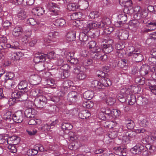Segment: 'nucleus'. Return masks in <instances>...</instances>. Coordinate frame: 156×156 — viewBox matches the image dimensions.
Returning <instances> with one entry per match:
<instances>
[{
  "mask_svg": "<svg viewBox=\"0 0 156 156\" xmlns=\"http://www.w3.org/2000/svg\"><path fill=\"white\" fill-rule=\"evenodd\" d=\"M134 13V17L137 19L143 20L148 15V12L147 10L141 9L138 5H136L132 9L129 13Z\"/></svg>",
  "mask_w": 156,
  "mask_h": 156,
  "instance_id": "423d86ee",
  "label": "nucleus"
},
{
  "mask_svg": "<svg viewBox=\"0 0 156 156\" xmlns=\"http://www.w3.org/2000/svg\"><path fill=\"white\" fill-rule=\"evenodd\" d=\"M63 87L66 89L69 87L71 86H73V82L70 80H66L63 83Z\"/></svg>",
  "mask_w": 156,
  "mask_h": 156,
  "instance_id": "603ef678",
  "label": "nucleus"
},
{
  "mask_svg": "<svg viewBox=\"0 0 156 156\" xmlns=\"http://www.w3.org/2000/svg\"><path fill=\"white\" fill-rule=\"evenodd\" d=\"M26 16V13L25 11L22 10L18 13L16 17L17 18L18 20H20L25 19Z\"/></svg>",
  "mask_w": 156,
  "mask_h": 156,
  "instance_id": "a19ab883",
  "label": "nucleus"
},
{
  "mask_svg": "<svg viewBox=\"0 0 156 156\" xmlns=\"http://www.w3.org/2000/svg\"><path fill=\"white\" fill-rule=\"evenodd\" d=\"M146 142L149 144L153 143L156 140V131H152L149 133L146 140Z\"/></svg>",
  "mask_w": 156,
  "mask_h": 156,
  "instance_id": "4be33fe9",
  "label": "nucleus"
},
{
  "mask_svg": "<svg viewBox=\"0 0 156 156\" xmlns=\"http://www.w3.org/2000/svg\"><path fill=\"white\" fill-rule=\"evenodd\" d=\"M76 38V32L75 31H70L66 34L65 39L68 42L75 41Z\"/></svg>",
  "mask_w": 156,
  "mask_h": 156,
  "instance_id": "412c9836",
  "label": "nucleus"
},
{
  "mask_svg": "<svg viewBox=\"0 0 156 156\" xmlns=\"http://www.w3.org/2000/svg\"><path fill=\"white\" fill-rule=\"evenodd\" d=\"M96 43L94 41H90L87 44V47L90 49L91 51L90 53L91 57L96 59H100L102 61H104L107 58V56L106 55H102L103 54L102 51L98 47L96 46Z\"/></svg>",
  "mask_w": 156,
  "mask_h": 156,
  "instance_id": "20e7f679",
  "label": "nucleus"
},
{
  "mask_svg": "<svg viewBox=\"0 0 156 156\" xmlns=\"http://www.w3.org/2000/svg\"><path fill=\"white\" fill-rule=\"evenodd\" d=\"M99 82L100 83V84L101 88H102L103 86L107 87L112 85L110 80L109 79L105 77H102Z\"/></svg>",
  "mask_w": 156,
  "mask_h": 156,
  "instance_id": "5701e85b",
  "label": "nucleus"
},
{
  "mask_svg": "<svg viewBox=\"0 0 156 156\" xmlns=\"http://www.w3.org/2000/svg\"><path fill=\"white\" fill-rule=\"evenodd\" d=\"M51 127L49 125L46 124L41 127V129L42 131L47 132L50 129Z\"/></svg>",
  "mask_w": 156,
  "mask_h": 156,
  "instance_id": "680f3d73",
  "label": "nucleus"
},
{
  "mask_svg": "<svg viewBox=\"0 0 156 156\" xmlns=\"http://www.w3.org/2000/svg\"><path fill=\"white\" fill-rule=\"evenodd\" d=\"M121 114L120 111L116 109H113L112 110V116L114 115L115 118L119 117Z\"/></svg>",
  "mask_w": 156,
  "mask_h": 156,
  "instance_id": "4d7b16f0",
  "label": "nucleus"
},
{
  "mask_svg": "<svg viewBox=\"0 0 156 156\" xmlns=\"http://www.w3.org/2000/svg\"><path fill=\"white\" fill-rule=\"evenodd\" d=\"M28 98L27 94L25 92L17 90H14L11 94V98L8 101V103L9 105H13L16 101H24Z\"/></svg>",
  "mask_w": 156,
  "mask_h": 156,
  "instance_id": "39448f33",
  "label": "nucleus"
},
{
  "mask_svg": "<svg viewBox=\"0 0 156 156\" xmlns=\"http://www.w3.org/2000/svg\"><path fill=\"white\" fill-rule=\"evenodd\" d=\"M23 55V53L21 52H11L8 54V57L13 61H16L20 59Z\"/></svg>",
  "mask_w": 156,
  "mask_h": 156,
  "instance_id": "a211bd4d",
  "label": "nucleus"
},
{
  "mask_svg": "<svg viewBox=\"0 0 156 156\" xmlns=\"http://www.w3.org/2000/svg\"><path fill=\"white\" fill-rule=\"evenodd\" d=\"M31 78L34 81V85H37L39 84L41 81V77L37 75H32L31 76Z\"/></svg>",
  "mask_w": 156,
  "mask_h": 156,
  "instance_id": "4c0bfd02",
  "label": "nucleus"
},
{
  "mask_svg": "<svg viewBox=\"0 0 156 156\" xmlns=\"http://www.w3.org/2000/svg\"><path fill=\"white\" fill-rule=\"evenodd\" d=\"M116 35L119 39L124 40L128 38L129 33L128 31L126 30H117L116 33Z\"/></svg>",
  "mask_w": 156,
  "mask_h": 156,
  "instance_id": "dca6fc26",
  "label": "nucleus"
},
{
  "mask_svg": "<svg viewBox=\"0 0 156 156\" xmlns=\"http://www.w3.org/2000/svg\"><path fill=\"white\" fill-rule=\"evenodd\" d=\"M69 135L70 140L71 141H73L77 139V136H75L74 133L72 131H70L69 132Z\"/></svg>",
  "mask_w": 156,
  "mask_h": 156,
  "instance_id": "052dcab7",
  "label": "nucleus"
},
{
  "mask_svg": "<svg viewBox=\"0 0 156 156\" xmlns=\"http://www.w3.org/2000/svg\"><path fill=\"white\" fill-rule=\"evenodd\" d=\"M108 42V44H104L102 45V50H101L102 51L103 53V54H102V55H105L103 51L105 53H108L111 52L113 50V48L111 44L113 43V41L112 40H110Z\"/></svg>",
  "mask_w": 156,
  "mask_h": 156,
  "instance_id": "4468645a",
  "label": "nucleus"
},
{
  "mask_svg": "<svg viewBox=\"0 0 156 156\" xmlns=\"http://www.w3.org/2000/svg\"><path fill=\"white\" fill-rule=\"evenodd\" d=\"M114 150L115 151V153L118 152V154L119 153L121 154L122 151V149L120 147H116L114 148Z\"/></svg>",
  "mask_w": 156,
  "mask_h": 156,
  "instance_id": "774afa93",
  "label": "nucleus"
},
{
  "mask_svg": "<svg viewBox=\"0 0 156 156\" xmlns=\"http://www.w3.org/2000/svg\"><path fill=\"white\" fill-rule=\"evenodd\" d=\"M79 8L81 7L82 9H85L89 6V2L86 0H79L78 2Z\"/></svg>",
  "mask_w": 156,
  "mask_h": 156,
  "instance_id": "c85d7f7f",
  "label": "nucleus"
},
{
  "mask_svg": "<svg viewBox=\"0 0 156 156\" xmlns=\"http://www.w3.org/2000/svg\"><path fill=\"white\" fill-rule=\"evenodd\" d=\"M47 7L50 11L52 12V15L56 16L58 15V12L60 10L59 7L55 3L51 2H50L47 4Z\"/></svg>",
  "mask_w": 156,
  "mask_h": 156,
  "instance_id": "1a4fd4ad",
  "label": "nucleus"
},
{
  "mask_svg": "<svg viewBox=\"0 0 156 156\" xmlns=\"http://www.w3.org/2000/svg\"><path fill=\"white\" fill-rule=\"evenodd\" d=\"M118 17L119 19V22L120 23L118 26V27H119V26H121V24L124 23L127 20V15L124 14H122L119 15Z\"/></svg>",
  "mask_w": 156,
  "mask_h": 156,
  "instance_id": "c756f323",
  "label": "nucleus"
},
{
  "mask_svg": "<svg viewBox=\"0 0 156 156\" xmlns=\"http://www.w3.org/2000/svg\"><path fill=\"white\" fill-rule=\"evenodd\" d=\"M26 23L28 24L31 25H34L37 24V30L39 31H43L44 26L43 23H38L37 21L33 18H30L27 19L26 21Z\"/></svg>",
  "mask_w": 156,
  "mask_h": 156,
  "instance_id": "2eb2a0df",
  "label": "nucleus"
},
{
  "mask_svg": "<svg viewBox=\"0 0 156 156\" xmlns=\"http://www.w3.org/2000/svg\"><path fill=\"white\" fill-rule=\"evenodd\" d=\"M83 66H77V67L74 68V72L77 74V78L80 80H83L87 77V75L82 71Z\"/></svg>",
  "mask_w": 156,
  "mask_h": 156,
  "instance_id": "6e6552de",
  "label": "nucleus"
},
{
  "mask_svg": "<svg viewBox=\"0 0 156 156\" xmlns=\"http://www.w3.org/2000/svg\"><path fill=\"white\" fill-rule=\"evenodd\" d=\"M15 76L14 74L12 72L6 73L5 75V78H7L8 80H11Z\"/></svg>",
  "mask_w": 156,
  "mask_h": 156,
  "instance_id": "8fccbe9b",
  "label": "nucleus"
},
{
  "mask_svg": "<svg viewBox=\"0 0 156 156\" xmlns=\"http://www.w3.org/2000/svg\"><path fill=\"white\" fill-rule=\"evenodd\" d=\"M89 23L83 27L82 28L83 31L84 32H81L80 33L79 35V39L80 41H81V45L83 46L86 44V42L87 40L88 39L87 36L86 35V33L88 32L90 30L86 32V30L84 29V28L87 29V26L88 25Z\"/></svg>",
  "mask_w": 156,
  "mask_h": 156,
  "instance_id": "9b49d317",
  "label": "nucleus"
},
{
  "mask_svg": "<svg viewBox=\"0 0 156 156\" xmlns=\"http://www.w3.org/2000/svg\"><path fill=\"white\" fill-rule=\"evenodd\" d=\"M135 133L129 131L126 132L122 136V139L123 143H128L130 141V138H133L135 135Z\"/></svg>",
  "mask_w": 156,
  "mask_h": 156,
  "instance_id": "ddd939ff",
  "label": "nucleus"
},
{
  "mask_svg": "<svg viewBox=\"0 0 156 156\" xmlns=\"http://www.w3.org/2000/svg\"><path fill=\"white\" fill-rule=\"evenodd\" d=\"M67 8L70 10L74 11L79 8V6L78 3H73L69 4L68 5Z\"/></svg>",
  "mask_w": 156,
  "mask_h": 156,
  "instance_id": "79ce46f5",
  "label": "nucleus"
},
{
  "mask_svg": "<svg viewBox=\"0 0 156 156\" xmlns=\"http://www.w3.org/2000/svg\"><path fill=\"white\" fill-rule=\"evenodd\" d=\"M42 94V91L39 88L32 89L30 92V95L33 97L37 96L38 97Z\"/></svg>",
  "mask_w": 156,
  "mask_h": 156,
  "instance_id": "cd10ccee",
  "label": "nucleus"
},
{
  "mask_svg": "<svg viewBox=\"0 0 156 156\" xmlns=\"http://www.w3.org/2000/svg\"><path fill=\"white\" fill-rule=\"evenodd\" d=\"M99 15V13L97 12H90L89 16L91 19H94L97 18Z\"/></svg>",
  "mask_w": 156,
  "mask_h": 156,
  "instance_id": "13d9d810",
  "label": "nucleus"
},
{
  "mask_svg": "<svg viewBox=\"0 0 156 156\" xmlns=\"http://www.w3.org/2000/svg\"><path fill=\"white\" fill-rule=\"evenodd\" d=\"M82 15L83 14L81 12H76L71 15L70 18L72 20H76L81 18Z\"/></svg>",
  "mask_w": 156,
  "mask_h": 156,
  "instance_id": "e433bc0d",
  "label": "nucleus"
},
{
  "mask_svg": "<svg viewBox=\"0 0 156 156\" xmlns=\"http://www.w3.org/2000/svg\"><path fill=\"white\" fill-rule=\"evenodd\" d=\"M139 122L140 126L143 127H146L149 123V120L144 117L141 119H139Z\"/></svg>",
  "mask_w": 156,
  "mask_h": 156,
  "instance_id": "c9c22d12",
  "label": "nucleus"
},
{
  "mask_svg": "<svg viewBox=\"0 0 156 156\" xmlns=\"http://www.w3.org/2000/svg\"><path fill=\"white\" fill-rule=\"evenodd\" d=\"M127 60L126 59H121L118 63V65L119 67L125 69H126V63Z\"/></svg>",
  "mask_w": 156,
  "mask_h": 156,
  "instance_id": "a18cd8bd",
  "label": "nucleus"
},
{
  "mask_svg": "<svg viewBox=\"0 0 156 156\" xmlns=\"http://www.w3.org/2000/svg\"><path fill=\"white\" fill-rule=\"evenodd\" d=\"M129 54L134 57L136 59V62H140L144 59L143 56L141 53L140 49H135L133 51L130 52Z\"/></svg>",
  "mask_w": 156,
  "mask_h": 156,
  "instance_id": "f8f14e48",
  "label": "nucleus"
},
{
  "mask_svg": "<svg viewBox=\"0 0 156 156\" xmlns=\"http://www.w3.org/2000/svg\"><path fill=\"white\" fill-rule=\"evenodd\" d=\"M74 53L73 52H69L66 49L61 51L59 57L58 59L56 64L58 66H61L64 64L65 66H67V70L73 66L74 68L76 67L75 64L77 63L78 60L76 58H73Z\"/></svg>",
  "mask_w": 156,
  "mask_h": 156,
  "instance_id": "f257e3e1",
  "label": "nucleus"
},
{
  "mask_svg": "<svg viewBox=\"0 0 156 156\" xmlns=\"http://www.w3.org/2000/svg\"><path fill=\"white\" fill-rule=\"evenodd\" d=\"M100 83L97 80H93L91 82V87L93 88L94 90L101 89V87Z\"/></svg>",
  "mask_w": 156,
  "mask_h": 156,
  "instance_id": "58836bf2",
  "label": "nucleus"
},
{
  "mask_svg": "<svg viewBox=\"0 0 156 156\" xmlns=\"http://www.w3.org/2000/svg\"><path fill=\"white\" fill-rule=\"evenodd\" d=\"M111 23L110 20L108 18H99L97 21L90 22L87 26V28H84L86 32L88 31L92 28L98 27L100 28H104L103 31L106 34H110L114 30L113 28L108 26Z\"/></svg>",
  "mask_w": 156,
  "mask_h": 156,
  "instance_id": "f03ea898",
  "label": "nucleus"
},
{
  "mask_svg": "<svg viewBox=\"0 0 156 156\" xmlns=\"http://www.w3.org/2000/svg\"><path fill=\"white\" fill-rule=\"evenodd\" d=\"M4 82V86L6 88L8 89H11L14 85L13 83L11 80H8L7 78L5 79Z\"/></svg>",
  "mask_w": 156,
  "mask_h": 156,
  "instance_id": "7c9ffc66",
  "label": "nucleus"
},
{
  "mask_svg": "<svg viewBox=\"0 0 156 156\" xmlns=\"http://www.w3.org/2000/svg\"><path fill=\"white\" fill-rule=\"evenodd\" d=\"M144 147L142 144H138L132 148L131 151L133 154H139L144 150Z\"/></svg>",
  "mask_w": 156,
  "mask_h": 156,
  "instance_id": "f3484780",
  "label": "nucleus"
},
{
  "mask_svg": "<svg viewBox=\"0 0 156 156\" xmlns=\"http://www.w3.org/2000/svg\"><path fill=\"white\" fill-rule=\"evenodd\" d=\"M34 111L35 110L34 109L30 108H28L25 110L24 114L27 118L32 117V116L34 114Z\"/></svg>",
  "mask_w": 156,
  "mask_h": 156,
  "instance_id": "37998d69",
  "label": "nucleus"
},
{
  "mask_svg": "<svg viewBox=\"0 0 156 156\" xmlns=\"http://www.w3.org/2000/svg\"><path fill=\"white\" fill-rule=\"evenodd\" d=\"M125 47V44L122 42H120L115 45L116 48L119 50H121Z\"/></svg>",
  "mask_w": 156,
  "mask_h": 156,
  "instance_id": "bf43d9fd",
  "label": "nucleus"
},
{
  "mask_svg": "<svg viewBox=\"0 0 156 156\" xmlns=\"http://www.w3.org/2000/svg\"><path fill=\"white\" fill-rule=\"evenodd\" d=\"M47 101V99L46 97L41 95L35 98L34 103L37 108H42L46 104Z\"/></svg>",
  "mask_w": 156,
  "mask_h": 156,
  "instance_id": "0eeeda50",
  "label": "nucleus"
},
{
  "mask_svg": "<svg viewBox=\"0 0 156 156\" xmlns=\"http://www.w3.org/2000/svg\"><path fill=\"white\" fill-rule=\"evenodd\" d=\"M149 88L151 92L156 95V85H151Z\"/></svg>",
  "mask_w": 156,
  "mask_h": 156,
  "instance_id": "338daca9",
  "label": "nucleus"
},
{
  "mask_svg": "<svg viewBox=\"0 0 156 156\" xmlns=\"http://www.w3.org/2000/svg\"><path fill=\"white\" fill-rule=\"evenodd\" d=\"M104 114H105V116H107L108 118H110L112 116V111L110 110L108 108L106 109V110H105Z\"/></svg>",
  "mask_w": 156,
  "mask_h": 156,
  "instance_id": "0e129e2a",
  "label": "nucleus"
},
{
  "mask_svg": "<svg viewBox=\"0 0 156 156\" xmlns=\"http://www.w3.org/2000/svg\"><path fill=\"white\" fill-rule=\"evenodd\" d=\"M47 55L46 54H41L38 56H35L34 60L36 63H38L39 62H42L45 61Z\"/></svg>",
  "mask_w": 156,
  "mask_h": 156,
  "instance_id": "393cba45",
  "label": "nucleus"
},
{
  "mask_svg": "<svg viewBox=\"0 0 156 156\" xmlns=\"http://www.w3.org/2000/svg\"><path fill=\"white\" fill-rule=\"evenodd\" d=\"M118 135V134L117 131H113L108 133V136L110 139H113L116 137Z\"/></svg>",
  "mask_w": 156,
  "mask_h": 156,
  "instance_id": "864d4df0",
  "label": "nucleus"
},
{
  "mask_svg": "<svg viewBox=\"0 0 156 156\" xmlns=\"http://www.w3.org/2000/svg\"><path fill=\"white\" fill-rule=\"evenodd\" d=\"M115 98L110 97V96L106 98V103L109 105H113L115 103Z\"/></svg>",
  "mask_w": 156,
  "mask_h": 156,
  "instance_id": "3c124183",
  "label": "nucleus"
},
{
  "mask_svg": "<svg viewBox=\"0 0 156 156\" xmlns=\"http://www.w3.org/2000/svg\"><path fill=\"white\" fill-rule=\"evenodd\" d=\"M61 128L63 131L65 130H69L72 128L73 126L69 123L65 122L62 124Z\"/></svg>",
  "mask_w": 156,
  "mask_h": 156,
  "instance_id": "ea45409f",
  "label": "nucleus"
},
{
  "mask_svg": "<svg viewBox=\"0 0 156 156\" xmlns=\"http://www.w3.org/2000/svg\"><path fill=\"white\" fill-rule=\"evenodd\" d=\"M127 128L129 129H132L134 127V122L133 121L129 119H127L126 121Z\"/></svg>",
  "mask_w": 156,
  "mask_h": 156,
  "instance_id": "de8ad7c7",
  "label": "nucleus"
},
{
  "mask_svg": "<svg viewBox=\"0 0 156 156\" xmlns=\"http://www.w3.org/2000/svg\"><path fill=\"white\" fill-rule=\"evenodd\" d=\"M24 113L21 110L13 113L12 120L16 123H21L23 120Z\"/></svg>",
  "mask_w": 156,
  "mask_h": 156,
  "instance_id": "9d476101",
  "label": "nucleus"
},
{
  "mask_svg": "<svg viewBox=\"0 0 156 156\" xmlns=\"http://www.w3.org/2000/svg\"><path fill=\"white\" fill-rule=\"evenodd\" d=\"M110 69V67L108 66H106L103 68V71L104 72H103L100 71H98L97 72V74L99 77H100L103 76V74H105V72H108L109 71Z\"/></svg>",
  "mask_w": 156,
  "mask_h": 156,
  "instance_id": "c03bdc74",
  "label": "nucleus"
},
{
  "mask_svg": "<svg viewBox=\"0 0 156 156\" xmlns=\"http://www.w3.org/2000/svg\"><path fill=\"white\" fill-rule=\"evenodd\" d=\"M58 35V33L57 32H50L48 34V39L45 38L44 39V41L47 43H49L50 41L54 42L55 41L54 39L56 38Z\"/></svg>",
  "mask_w": 156,
  "mask_h": 156,
  "instance_id": "6ab92c4d",
  "label": "nucleus"
},
{
  "mask_svg": "<svg viewBox=\"0 0 156 156\" xmlns=\"http://www.w3.org/2000/svg\"><path fill=\"white\" fill-rule=\"evenodd\" d=\"M82 105L84 108H89L93 107L94 103L89 100L86 99L83 103Z\"/></svg>",
  "mask_w": 156,
  "mask_h": 156,
  "instance_id": "f704fd0d",
  "label": "nucleus"
},
{
  "mask_svg": "<svg viewBox=\"0 0 156 156\" xmlns=\"http://www.w3.org/2000/svg\"><path fill=\"white\" fill-rule=\"evenodd\" d=\"M149 67L147 66H143L141 67V73H143V72H144V74L145 75H146L148 74V71L147 69H149Z\"/></svg>",
  "mask_w": 156,
  "mask_h": 156,
  "instance_id": "e2e57ef3",
  "label": "nucleus"
},
{
  "mask_svg": "<svg viewBox=\"0 0 156 156\" xmlns=\"http://www.w3.org/2000/svg\"><path fill=\"white\" fill-rule=\"evenodd\" d=\"M23 31L22 27L21 26H16L13 29L12 32V34L15 37L20 36Z\"/></svg>",
  "mask_w": 156,
  "mask_h": 156,
  "instance_id": "b1692460",
  "label": "nucleus"
},
{
  "mask_svg": "<svg viewBox=\"0 0 156 156\" xmlns=\"http://www.w3.org/2000/svg\"><path fill=\"white\" fill-rule=\"evenodd\" d=\"M126 4H125V7L127 8L129 10L128 13H129V12H131L132 9H133V4L131 0H127L126 1Z\"/></svg>",
  "mask_w": 156,
  "mask_h": 156,
  "instance_id": "49530a36",
  "label": "nucleus"
},
{
  "mask_svg": "<svg viewBox=\"0 0 156 156\" xmlns=\"http://www.w3.org/2000/svg\"><path fill=\"white\" fill-rule=\"evenodd\" d=\"M27 132L29 135L33 136L36 134L37 131L34 129L29 128L27 129Z\"/></svg>",
  "mask_w": 156,
  "mask_h": 156,
  "instance_id": "5fc2aeb1",
  "label": "nucleus"
},
{
  "mask_svg": "<svg viewBox=\"0 0 156 156\" xmlns=\"http://www.w3.org/2000/svg\"><path fill=\"white\" fill-rule=\"evenodd\" d=\"M12 116L13 113L10 111L7 112L4 114L3 115V119L6 122L5 125H8L7 122H10L11 120L12 119Z\"/></svg>",
  "mask_w": 156,
  "mask_h": 156,
  "instance_id": "bb28decb",
  "label": "nucleus"
},
{
  "mask_svg": "<svg viewBox=\"0 0 156 156\" xmlns=\"http://www.w3.org/2000/svg\"><path fill=\"white\" fill-rule=\"evenodd\" d=\"M69 73L67 70H64L62 74L61 77L63 79L68 77L69 76Z\"/></svg>",
  "mask_w": 156,
  "mask_h": 156,
  "instance_id": "69168bd1",
  "label": "nucleus"
},
{
  "mask_svg": "<svg viewBox=\"0 0 156 156\" xmlns=\"http://www.w3.org/2000/svg\"><path fill=\"white\" fill-rule=\"evenodd\" d=\"M130 88H122L120 90L119 93L117 96L118 100L123 102L126 101V99L128 101V104L130 105H133L136 102V98L135 96L132 94V90Z\"/></svg>",
  "mask_w": 156,
  "mask_h": 156,
  "instance_id": "7ed1b4c3",
  "label": "nucleus"
},
{
  "mask_svg": "<svg viewBox=\"0 0 156 156\" xmlns=\"http://www.w3.org/2000/svg\"><path fill=\"white\" fill-rule=\"evenodd\" d=\"M78 99V94L75 91L70 92L68 95L67 100L70 102L74 103Z\"/></svg>",
  "mask_w": 156,
  "mask_h": 156,
  "instance_id": "aec40b11",
  "label": "nucleus"
},
{
  "mask_svg": "<svg viewBox=\"0 0 156 156\" xmlns=\"http://www.w3.org/2000/svg\"><path fill=\"white\" fill-rule=\"evenodd\" d=\"M94 93L92 91L88 90L85 91L83 94V98L85 99L90 100L94 96Z\"/></svg>",
  "mask_w": 156,
  "mask_h": 156,
  "instance_id": "473e14b6",
  "label": "nucleus"
},
{
  "mask_svg": "<svg viewBox=\"0 0 156 156\" xmlns=\"http://www.w3.org/2000/svg\"><path fill=\"white\" fill-rule=\"evenodd\" d=\"M66 24L65 20L62 19H56L54 23V25L57 27H62Z\"/></svg>",
  "mask_w": 156,
  "mask_h": 156,
  "instance_id": "2f4dec72",
  "label": "nucleus"
},
{
  "mask_svg": "<svg viewBox=\"0 0 156 156\" xmlns=\"http://www.w3.org/2000/svg\"><path fill=\"white\" fill-rule=\"evenodd\" d=\"M9 151L11 153H16L17 151V149L15 146L13 144H9L8 146Z\"/></svg>",
  "mask_w": 156,
  "mask_h": 156,
  "instance_id": "6e6d98bb",
  "label": "nucleus"
},
{
  "mask_svg": "<svg viewBox=\"0 0 156 156\" xmlns=\"http://www.w3.org/2000/svg\"><path fill=\"white\" fill-rule=\"evenodd\" d=\"M37 153V150L36 148H35V146L34 149H29L27 152V154L30 156L35 155Z\"/></svg>",
  "mask_w": 156,
  "mask_h": 156,
  "instance_id": "09e8293b",
  "label": "nucleus"
},
{
  "mask_svg": "<svg viewBox=\"0 0 156 156\" xmlns=\"http://www.w3.org/2000/svg\"><path fill=\"white\" fill-rule=\"evenodd\" d=\"M27 86V83L25 80L21 81L18 85V88L20 90H25V92H26V88Z\"/></svg>",
  "mask_w": 156,
  "mask_h": 156,
  "instance_id": "72a5a7b5",
  "label": "nucleus"
},
{
  "mask_svg": "<svg viewBox=\"0 0 156 156\" xmlns=\"http://www.w3.org/2000/svg\"><path fill=\"white\" fill-rule=\"evenodd\" d=\"M44 8L41 7H38L33 8L32 10V12L35 15L38 16H41L44 13Z\"/></svg>",
  "mask_w": 156,
  "mask_h": 156,
  "instance_id": "a878e982",
  "label": "nucleus"
}]
</instances>
